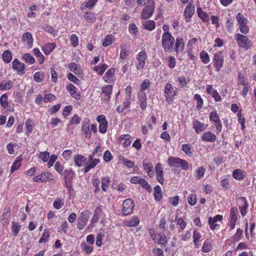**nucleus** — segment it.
<instances>
[{
    "label": "nucleus",
    "mask_w": 256,
    "mask_h": 256,
    "mask_svg": "<svg viewBox=\"0 0 256 256\" xmlns=\"http://www.w3.org/2000/svg\"><path fill=\"white\" fill-rule=\"evenodd\" d=\"M223 219V216L220 214H217L214 218L210 217L208 218V224L212 230H218L220 228V225L218 224V222H220Z\"/></svg>",
    "instance_id": "obj_13"
},
{
    "label": "nucleus",
    "mask_w": 256,
    "mask_h": 256,
    "mask_svg": "<svg viewBox=\"0 0 256 256\" xmlns=\"http://www.w3.org/2000/svg\"><path fill=\"white\" fill-rule=\"evenodd\" d=\"M155 10V2L154 0H148L147 3L141 13V18L143 20L150 18Z\"/></svg>",
    "instance_id": "obj_5"
},
{
    "label": "nucleus",
    "mask_w": 256,
    "mask_h": 256,
    "mask_svg": "<svg viewBox=\"0 0 256 256\" xmlns=\"http://www.w3.org/2000/svg\"><path fill=\"white\" fill-rule=\"evenodd\" d=\"M12 68L16 70L18 73L24 74L25 65L22 62L18 59L14 58L12 62Z\"/></svg>",
    "instance_id": "obj_17"
},
{
    "label": "nucleus",
    "mask_w": 256,
    "mask_h": 256,
    "mask_svg": "<svg viewBox=\"0 0 256 256\" xmlns=\"http://www.w3.org/2000/svg\"><path fill=\"white\" fill-rule=\"evenodd\" d=\"M164 92L166 101L170 104L172 103L176 98V96L178 94V88L174 87L172 84L168 82L165 84Z\"/></svg>",
    "instance_id": "obj_2"
},
{
    "label": "nucleus",
    "mask_w": 256,
    "mask_h": 256,
    "mask_svg": "<svg viewBox=\"0 0 256 256\" xmlns=\"http://www.w3.org/2000/svg\"><path fill=\"white\" fill-rule=\"evenodd\" d=\"M100 160L98 158H94L90 160V163L88 164L84 168V172L87 173L92 168H94L99 162Z\"/></svg>",
    "instance_id": "obj_41"
},
{
    "label": "nucleus",
    "mask_w": 256,
    "mask_h": 256,
    "mask_svg": "<svg viewBox=\"0 0 256 256\" xmlns=\"http://www.w3.org/2000/svg\"><path fill=\"white\" fill-rule=\"evenodd\" d=\"M185 42L183 38L178 37L174 42V50L177 54L182 52L184 48Z\"/></svg>",
    "instance_id": "obj_16"
},
{
    "label": "nucleus",
    "mask_w": 256,
    "mask_h": 256,
    "mask_svg": "<svg viewBox=\"0 0 256 256\" xmlns=\"http://www.w3.org/2000/svg\"><path fill=\"white\" fill-rule=\"evenodd\" d=\"M138 98L139 104L142 110H144L147 107L146 100H148L146 92H138Z\"/></svg>",
    "instance_id": "obj_24"
},
{
    "label": "nucleus",
    "mask_w": 256,
    "mask_h": 256,
    "mask_svg": "<svg viewBox=\"0 0 256 256\" xmlns=\"http://www.w3.org/2000/svg\"><path fill=\"white\" fill-rule=\"evenodd\" d=\"M200 58L202 63L207 64L210 62V58L208 53L204 50L200 52Z\"/></svg>",
    "instance_id": "obj_56"
},
{
    "label": "nucleus",
    "mask_w": 256,
    "mask_h": 256,
    "mask_svg": "<svg viewBox=\"0 0 256 256\" xmlns=\"http://www.w3.org/2000/svg\"><path fill=\"white\" fill-rule=\"evenodd\" d=\"M14 86V82L12 80H2L0 82V90H8L11 89Z\"/></svg>",
    "instance_id": "obj_31"
},
{
    "label": "nucleus",
    "mask_w": 256,
    "mask_h": 256,
    "mask_svg": "<svg viewBox=\"0 0 256 256\" xmlns=\"http://www.w3.org/2000/svg\"><path fill=\"white\" fill-rule=\"evenodd\" d=\"M240 218L238 209L236 207H232L230 210L228 221L237 222Z\"/></svg>",
    "instance_id": "obj_20"
},
{
    "label": "nucleus",
    "mask_w": 256,
    "mask_h": 256,
    "mask_svg": "<svg viewBox=\"0 0 256 256\" xmlns=\"http://www.w3.org/2000/svg\"><path fill=\"white\" fill-rule=\"evenodd\" d=\"M101 210V208H97L95 210L94 215L92 219L91 224L88 226V228H92L94 226V224L97 222L99 220L98 217V212Z\"/></svg>",
    "instance_id": "obj_52"
},
{
    "label": "nucleus",
    "mask_w": 256,
    "mask_h": 256,
    "mask_svg": "<svg viewBox=\"0 0 256 256\" xmlns=\"http://www.w3.org/2000/svg\"><path fill=\"white\" fill-rule=\"evenodd\" d=\"M202 140L204 142H213L216 140V135L210 132H206L202 136Z\"/></svg>",
    "instance_id": "obj_30"
},
{
    "label": "nucleus",
    "mask_w": 256,
    "mask_h": 256,
    "mask_svg": "<svg viewBox=\"0 0 256 256\" xmlns=\"http://www.w3.org/2000/svg\"><path fill=\"white\" fill-rule=\"evenodd\" d=\"M108 68V65L107 64H100L98 65L94 66L93 68V70L96 72L98 75L102 76Z\"/></svg>",
    "instance_id": "obj_35"
},
{
    "label": "nucleus",
    "mask_w": 256,
    "mask_h": 256,
    "mask_svg": "<svg viewBox=\"0 0 256 256\" xmlns=\"http://www.w3.org/2000/svg\"><path fill=\"white\" fill-rule=\"evenodd\" d=\"M22 40L23 42L28 41L27 48H31L33 46L34 39L30 32H26L23 34Z\"/></svg>",
    "instance_id": "obj_29"
},
{
    "label": "nucleus",
    "mask_w": 256,
    "mask_h": 256,
    "mask_svg": "<svg viewBox=\"0 0 256 256\" xmlns=\"http://www.w3.org/2000/svg\"><path fill=\"white\" fill-rule=\"evenodd\" d=\"M195 12V6L191 2L188 4L184 12V19L186 22H189Z\"/></svg>",
    "instance_id": "obj_10"
},
{
    "label": "nucleus",
    "mask_w": 256,
    "mask_h": 256,
    "mask_svg": "<svg viewBox=\"0 0 256 256\" xmlns=\"http://www.w3.org/2000/svg\"><path fill=\"white\" fill-rule=\"evenodd\" d=\"M169 166L176 168H181L183 170H186L189 168V165L186 160L180 158L170 156L168 160Z\"/></svg>",
    "instance_id": "obj_3"
},
{
    "label": "nucleus",
    "mask_w": 256,
    "mask_h": 256,
    "mask_svg": "<svg viewBox=\"0 0 256 256\" xmlns=\"http://www.w3.org/2000/svg\"><path fill=\"white\" fill-rule=\"evenodd\" d=\"M110 183V178L106 176L102 178V188L104 192H106L108 188Z\"/></svg>",
    "instance_id": "obj_57"
},
{
    "label": "nucleus",
    "mask_w": 256,
    "mask_h": 256,
    "mask_svg": "<svg viewBox=\"0 0 256 256\" xmlns=\"http://www.w3.org/2000/svg\"><path fill=\"white\" fill-rule=\"evenodd\" d=\"M237 204L238 206L240 214L244 216L248 213V204L245 197H240L238 198Z\"/></svg>",
    "instance_id": "obj_9"
},
{
    "label": "nucleus",
    "mask_w": 256,
    "mask_h": 256,
    "mask_svg": "<svg viewBox=\"0 0 256 256\" xmlns=\"http://www.w3.org/2000/svg\"><path fill=\"white\" fill-rule=\"evenodd\" d=\"M177 225L179 226L181 230H184L186 226V222L182 218H175Z\"/></svg>",
    "instance_id": "obj_64"
},
{
    "label": "nucleus",
    "mask_w": 256,
    "mask_h": 256,
    "mask_svg": "<svg viewBox=\"0 0 256 256\" xmlns=\"http://www.w3.org/2000/svg\"><path fill=\"white\" fill-rule=\"evenodd\" d=\"M136 58L138 61L136 66L137 70H142L146 64L147 58L146 52L144 50H142L136 55Z\"/></svg>",
    "instance_id": "obj_12"
},
{
    "label": "nucleus",
    "mask_w": 256,
    "mask_h": 256,
    "mask_svg": "<svg viewBox=\"0 0 256 256\" xmlns=\"http://www.w3.org/2000/svg\"><path fill=\"white\" fill-rule=\"evenodd\" d=\"M151 86V83L148 80H144L140 86V90L138 92H145V90L146 89H148L149 88H150Z\"/></svg>",
    "instance_id": "obj_63"
},
{
    "label": "nucleus",
    "mask_w": 256,
    "mask_h": 256,
    "mask_svg": "<svg viewBox=\"0 0 256 256\" xmlns=\"http://www.w3.org/2000/svg\"><path fill=\"white\" fill-rule=\"evenodd\" d=\"M44 74L43 72H37L34 75V80L36 82L40 83L44 80Z\"/></svg>",
    "instance_id": "obj_55"
},
{
    "label": "nucleus",
    "mask_w": 256,
    "mask_h": 256,
    "mask_svg": "<svg viewBox=\"0 0 256 256\" xmlns=\"http://www.w3.org/2000/svg\"><path fill=\"white\" fill-rule=\"evenodd\" d=\"M68 66L70 70L77 76H80L82 74V70L79 64L75 62H70L68 64Z\"/></svg>",
    "instance_id": "obj_28"
},
{
    "label": "nucleus",
    "mask_w": 256,
    "mask_h": 256,
    "mask_svg": "<svg viewBox=\"0 0 256 256\" xmlns=\"http://www.w3.org/2000/svg\"><path fill=\"white\" fill-rule=\"evenodd\" d=\"M206 169L202 166L198 167L195 170V176L198 180L201 179L204 176Z\"/></svg>",
    "instance_id": "obj_62"
},
{
    "label": "nucleus",
    "mask_w": 256,
    "mask_h": 256,
    "mask_svg": "<svg viewBox=\"0 0 256 256\" xmlns=\"http://www.w3.org/2000/svg\"><path fill=\"white\" fill-rule=\"evenodd\" d=\"M90 212L88 210H82L78 218L77 228L81 230L86 225L90 218Z\"/></svg>",
    "instance_id": "obj_6"
},
{
    "label": "nucleus",
    "mask_w": 256,
    "mask_h": 256,
    "mask_svg": "<svg viewBox=\"0 0 256 256\" xmlns=\"http://www.w3.org/2000/svg\"><path fill=\"white\" fill-rule=\"evenodd\" d=\"M22 58L25 62L30 64H34L36 62V59L29 53H25L22 56Z\"/></svg>",
    "instance_id": "obj_58"
},
{
    "label": "nucleus",
    "mask_w": 256,
    "mask_h": 256,
    "mask_svg": "<svg viewBox=\"0 0 256 256\" xmlns=\"http://www.w3.org/2000/svg\"><path fill=\"white\" fill-rule=\"evenodd\" d=\"M114 40V37L112 34L107 35L102 41V46L106 47L113 43Z\"/></svg>",
    "instance_id": "obj_48"
},
{
    "label": "nucleus",
    "mask_w": 256,
    "mask_h": 256,
    "mask_svg": "<svg viewBox=\"0 0 256 256\" xmlns=\"http://www.w3.org/2000/svg\"><path fill=\"white\" fill-rule=\"evenodd\" d=\"M64 180L66 182H72L74 176L75 174L72 169H66L63 173Z\"/></svg>",
    "instance_id": "obj_43"
},
{
    "label": "nucleus",
    "mask_w": 256,
    "mask_h": 256,
    "mask_svg": "<svg viewBox=\"0 0 256 256\" xmlns=\"http://www.w3.org/2000/svg\"><path fill=\"white\" fill-rule=\"evenodd\" d=\"M56 44L54 42L46 43L42 46V50L46 56H48L54 49Z\"/></svg>",
    "instance_id": "obj_27"
},
{
    "label": "nucleus",
    "mask_w": 256,
    "mask_h": 256,
    "mask_svg": "<svg viewBox=\"0 0 256 256\" xmlns=\"http://www.w3.org/2000/svg\"><path fill=\"white\" fill-rule=\"evenodd\" d=\"M174 38L170 32H164L162 38V46L166 52H172L174 44Z\"/></svg>",
    "instance_id": "obj_1"
},
{
    "label": "nucleus",
    "mask_w": 256,
    "mask_h": 256,
    "mask_svg": "<svg viewBox=\"0 0 256 256\" xmlns=\"http://www.w3.org/2000/svg\"><path fill=\"white\" fill-rule=\"evenodd\" d=\"M194 100L196 102V108L200 110L203 106V100L200 94H195L194 96Z\"/></svg>",
    "instance_id": "obj_59"
},
{
    "label": "nucleus",
    "mask_w": 256,
    "mask_h": 256,
    "mask_svg": "<svg viewBox=\"0 0 256 256\" xmlns=\"http://www.w3.org/2000/svg\"><path fill=\"white\" fill-rule=\"evenodd\" d=\"M245 173V171L244 170L236 169L233 171L232 176L238 180H241L244 178Z\"/></svg>",
    "instance_id": "obj_45"
},
{
    "label": "nucleus",
    "mask_w": 256,
    "mask_h": 256,
    "mask_svg": "<svg viewBox=\"0 0 256 256\" xmlns=\"http://www.w3.org/2000/svg\"><path fill=\"white\" fill-rule=\"evenodd\" d=\"M119 160L128 168H132L134 166V162L125 158L123 156L120 158Z\"/></svg>",
    "instance_id": "obj_54"
},
{
    "label": "nucleus",
    "mask_w": 256,
    "mask_h": 256,
    "mask_svg": "<svg viewBox=\"0 0 256 256\" xmlns=\"http://www.w3.org/2000/svg\"><path fill=\"white\" fill-rule=\"evenodd\" d=\"M86 158L81 154H76L74 157L75 166L78 167L84 166L86 162Z\"/></svg>",
    "instance_id": "obj_32"
},
{
    "label": "nucleus",
    "mask_w": 256,
    "mask_h": 256,
    "mask_svg": "<svg viewBox=\"0 0 256 256\" xmlns=\"http://www.w3.org/2000/svg\"><path fill=\"white\" fill-rule=\"evenodd\" d=\"M234 38L240 47L246 50H248L252 48L251 41L248 36L238 33L234 34Z\"/></svg>",
    "instance_id": "obj_4"
},
{
    "label": "nucleus",
    "mask_w": 256,
    "mask_h": 256,
    "mask_svg": "<svg viewBox=\"0 0 256 256\" xmlns=\"http://www.w3.org/2000/svg\"><path fill=\"white\" fill-rule=\"evenodd\" d=\"M143 166L144 170L148 173V176L152 178L154 176V172L153 170V166L152 163H146L145 160L143 162Z\"/></svg>",
    "instance_id": "obj_34"
},
{
    "label": "nucleus",
    "mask_w": 256,
    "mask_h": 256,
    "mask_svg": "<svg viewBox=\"0 0 256 256\" xmlns=\"http://www.w3.org/2000/svg\"><path fill=\"white\" fill-rule=\"evenodd\" d=\"M32 181L36 182H46V172H43L37 176L32 178Z\"/></svg>",
    "instance_id": "obj_50"
},
{
    "label": "nucleus",
    "mask_w": 256,
    "mask_h": 256,
    "mask_svg": "<svg viewBox=\"0 0 256 256\" xmlns=\"http://www.w3.org/2000/svg\"><path fill=\"white\" fill-rule=\"evenodd\" d=\"M156 243L161 246H166L168 244V239L164 232L160 233L155 241Z\"/></svg>",
    "instance_id": "obj_38"
},
{
    "label": "nucleus",
    "mask_w": 256,
    "mask_h": 256,
    "mask_svg": "<svg viewBox=\"0 0 256 256\" xmlns=\"http://www.w3.org/2000/svg\"><path fill=\"white\" fill-rule=\"evenodd\" d=\"M140 223V220L136 216H132L130 220L124 222L125 225L130 227L137 226Z\"/></svg>",
    "instance_id": "obj_44"
},
{
    "label": "nucleus",
    "mask_w": 256,
    "mask_h": 256,
    "mask_svg": "<svg viewBox=\"0 0 256 256\" xmlns=\"http://www.w3.org/2000/svg\"><path fill=\"white\" fill-rule=\"evenodd\" d=\"M22 158L18 156L12 164L10 168V174L13 173L15 170H18L20 168L22 165L21 163Z\"/></svg>",
    "instance_id": "obj_47"
},
{
    "label": "nucleus",
    "mask_w": 256,
    "mask_h": 256,
    "mask_svg": "<svg viewBox=\"0 0 256 256\" xmlns=\"http://www.w3.org/2000/svg\"><path fill=\"white\" fill-rule=\"evenodd\" d=\"M130 182L134 184H139L146 190L150 191V186L148 182L144 178L140 176H133L130 180Z\"/></svg>",
    "instance_id": "obj_14"
},
{
    "label": "nucleus",
    "mask_w": 256,
    "mask_h": 256,
    "mask_svg": "<svg viewBox=\"0 0 256 256\" xmlns=\"http://www.w3.org/2000/svg\"><path fill=\"white\" fill-rule=\"evenodd\" d=\"M243 230L240 228H237L235 234L232 236V239L234 242H238L242 239L243 234Z\"/></svg>",
    "instance_id": "obj_51"
},
{
    "label": "nucleus",
    "mask_w": 256,
    "mask_h": 256,
    "mask_svg": "<svg viewBox=\"0 0 256 256\" xmlns=\"http://www.w3.org/2000/svg\"><path fill=\"white\" fill-rule=\"evenodd\" d=\"M201 238V234L198 230L196 228L194 229L193 232L192 238L195 248H198L199 247V242H200V239Z\"/></svg>",
    "instance_id": "obj_36"
},
{
    "label": "nucleus",
    "mask_w": 256,
    "mask_h": 256,
    "mask_svg": "<svg viewBox=\"0 0 256 256\" xmlns=\"http://www.w3.org/2000/svg\"><path fill=\"white\" fill-rule=\"evenodd\" d=\"M116 70L114 68H109L103 76V80L106 83L110 84L116 82L115 77Z\"/></svg>",
    "instance_id": "obj_11"
},
{
    "label": "nucleus",
    "mask_w": 256,
    "mask_h": 256,
    "mask_svg": "<svg viewBox=\"0 0 256 256\" xmlns=\"http://www.w3.org/2000/svg\"><path fill=\"white\" fill-rule=\"evenodd\" d=\"M134 203L132 200L128 198L124 200L122 204V214L126 216L132 212Z\"/></svg>",
    "instance_id": "obj_7"
},
{
    "label": "nucleus",
    "mask_w": 256,
    "mask_h": 256,
    "mask_svg": "<svg viewBox=\"0 0 256 256\" xmlns=\"http://www.w3.org/2000/svg\"><path fill=\"white\" fill-rule=\"evenodd\" d=\"M99 124V132L102 134H105L108 128V122L104 115H100L96 118Z\"/></svg>",
    "instance_id": "obj_15"
},
{
    "label": "nucleus",
    "mask_w": 256,
    "mask_h": 256,
    "mask_svg": "<svg viewBox=\"0 0 256 256\" xmlns=\"http://www.w3.org/2000/svg\"><path fill=\"white\" fill-rule=\"evenodd\" d=\"M84 17L88 23L93 24L96 20L94 14L90 12H84Z\"/></svg>",
    "instance_id": "obj_46"
},
{
    "label": "nucleus",
    "mask_w": 256,
    "mask_h": 256,
    "mask_svg": "<svg viewBox=\"0 0 256 256\" xmlns=\"http://www.w3.org/2000/svg\"><path fill=\"white\" fill-rule=\"evenodd\" d=\"M142 26L144 30L152 31L156 28V22L153 20H147L143 22Z\"/></svg>",
    "instance_id": "obj_40"
},
{
    "label": "nucleus",
    "mask_w": 256,
    "mask_h": 256,
    "mask_svg": "<svg viewBox=\"0 0 256 256\" xmlns=\"http://www.w3.org/2000/svg\"><path fill=\"white\" fill-rule=\"evenodd\" d=\"M154 197L156 201H159L162 196V191L161 188L159 186H156L154 188Z\"/></svg>",
    "instance_id": "obj_60"
},
{
    "label": "nucleus",
    "mask_w": 256,
    "mask_h": 256,
    "mask_svg": "<svg viewBox=\"0 0 256 256\" xmlns=\"http://www.w3.org/2000/svg\"><path fill=\"white\" fill-rule=\"evenodd\" d=\"M238 84L243 86H248V85H250L248 82L241 72H239L238 74Z\"/></svg>",
    "instance_id": "obj_53"
},
{
    "label": "nucleus",
    "mask_w": 256,
    "mask_h": 256,
    "mask_svg": "<svg viewBox=\"0 0 256 256\" xmlns=\"http://www.w3.org/2000/svg\"><path fill=\"white\" fill-rule=\"evenodd\" d=\"M208 126L207 124L201 122L198 120H193L192 128L197 134L205 130L207 128Z\"/></svg>",
    "instance_id": "obj_18"
},
{
    "label": "nucleus",
    "mask_w": 256,
    "mask_h": 256,
    "mask_svg": "<svg viewBox=\"0 0 256 256\" xmlns=\"http://www.w3.org/2000/svg\"><path fill=\"white\" fill-rule=\"evenodd\" d=\"M214 66L216 72L220 71L223 66L224 58L222 55V52H216L213 57Z\"/></svg>",
    "instance_id": "obj_8"
},
{
    "label": "nucleus",
    "mask_w": 256,
    "mask_h": 256,
    "mask_svg": "<svg viewBox=\"0 0 256 256\" xmlns=\"http://www.w3.org/2000/svg\"><path fill=\"white\" fill-rule=\"evenodd\" d=\"M113 89L112 86L110 84L106 85L102 88V92L104 94V98L106 101H108L112 94Z\"/></svg>",
    "instance_id": "obj_21"
},
{
    "label": "nucleus",
    "mask_w": 256,
    "mask_h": 256,
    "mask_svg": "<svg viewBox=\"0 0 256 256\" xmlns=\"http://www.w3.org/2000/svg\"><path fill=\"white\" fill-rule=\"evenodd\" d=\"M212 250V240L206 239L204 240L202 248V251L204 252H208Z\"/></svg>",
    "instance_id": "obj_39"
},
{
    "label": "nucleus",
    "mask_w": 256,
    "mask_h": 256,
    "mask_svg": "<svg viewBox=\"0 0 256 256\" xmlns=\"http://www.w3.org/2000/svg\"><path fill=\"white\" fill-rule=\"evenodd\" d=\"M32 54L36 56L37 58V60L40 64H44L45 57L43 55V54L40 52L38 48H34L32 50Z\"/></svg>",
    "instance_id": "obj_33"
},
{
    "label": "nucleus",
    "mask_w": 256,
    "mask_h": 256,
    "mask_svg": "<svg viewBox=\"0 0 256 256\" xmlns=\"http://www.w3.org/2000/svg\"><path fill=\"white\" fill-rule=\"evenodd\" d=\"M82 132L86 138H90L91 136V131L90 128L89 122L84 120L82 122Z\"/></svg>",
    "instance_id": "obj_26"
},
{
    "label": "nucleus",
    "mask_w": 256,
    "mask_h": 256,
    "mask_svg": "<svg viewBox=\"0 0 256 256\" xmlns=\"http://www.w3.org/2000/svg\"><path fill=\"white\" fill-rule=\"evenodd\" d=\"M197 13L198 18L204 22H207L209 20V16L208 14L202 10L200 7L197 8Z\"/></svg>",
    "instance_id": "obj_37"
},
{
    "label": "nucleus",
    "mask_w": 256,
    "mask_h": 256,
    "mask_svg": "<svg viewBox=\"0 0 256 256\" xmlns=\"http://www.w3.org/2000/svg\"><path fill=\"white\" fill-rule=\"evenodd\" d=\"M131 138V136L129 134H122L120 136V142L124 148H126L130 145L132 142L130 140Z\"/></svg>",
    "instance_id": "obj_23"
},
{
    "label": "nucleus",
    "mask_w": 256,
    "mask_h": 256,
    "mask_svg": "<svg viewBox=\"0 0 256 256\" xmlns=\"http://www.w3.org/2000/svg\"><path fill=\"white\" fill-rule=\"evenodd\" d=\"M2 58L4 62L6 64L10 63L12 58V52L9 50H6L2 54Z\"/></svg>",
    "instance_id": "obj_49"
},
{
    "label": "nucleus",
    "mask_w": 256,
    "mask_h": 256,
    "mask_svg": "<svg viewBox=\"0 0 256 256\" xmlns=\"http://www.w3.org/2000/svg\"><path fill=\"white\" fill-rule=\"evenodd\" d=\"M66 89L70 92L72 96L76 100L80 98V92L74 84H68L66 86Z\"/></svg>",
    "instance_id": "obj_19"
},
{
    "label": "nucleus",
    "mask_w": 256,
    "mask_h": 256,
    "mask_svg": "<svg viewBox=\"0 0 256 256\" xmlns=\"http://www.w3.org/2000/svg\"><path fill=\"white\" fill-rule=\"evenodd\" d=\"M156 178L157 180L161 184H164V178L163 176V170L162 165L158 163L156 166Z\"/></svg>",
    "instance_id": "obj_22"
},
{
    "label": "nucleus",
    "mask_w": 256,
    "mask_h": 256,
    "mask_svg": "<svg viewBox=\"0 0 256 256\" xmlns=\"http://www.w3.org/2000/svg\"><path fill=\"white\" fill-rule=\"evenodd\" d=\"M120 58L122 60H124L129 55V46H128L127 44L126 43H122L120 44Z\"/></svg>",
    "instance_id": "obj_25"
},
{
    "label": "nucleus",
    "mask_w": 256,
    "mask_h": 256,
    "mask_svg": "<svg viewBox=\"0 0 256 256\" xmlns=\"http://www.w3.org/2000/svg\"><path fill=\"white\" fill-rule=\"evenodd\" d=\"M130 104V99L128 98H126V100L123 102L122 104L119 106L116 110L118 112H122L124 110L128 111Z\"/></svg>",
    "instance_id": "obj_42"
},
{
    "label": "nucleus",
    "mask_w": 256,
    "mask_h": 256,
    "mask_svg": "<svg viewBox=\"0 0 256 256\" xmlns=\"http://www.w3.org/2000/svg\"><path fill=\"white\" fill-rule=\"evenodd\" d=\"M128 31L130 34L132 36L133 38H136L138 34V28L136 25L132 23L129 24Z\"/></svg>",
    "instance_id": "obj_61"
}]
</instances>
